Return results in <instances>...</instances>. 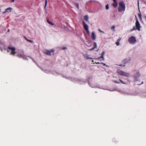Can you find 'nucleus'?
I'll list each match as a JSON object with an SVG mask.
<instances>
[{
  "label": "nucleus",
  "instance_id": "nucleus-27",
  "mask_svg": "<svg viewBox=\"0 0 146 146\" xmlns=\"http://www.w3.org/2000/svg\"><path fill=\"white\" fill-rule=\"evenodd\" d=\"M49 24L51 25H54V24L51 22H50L49 23Z\"/></svg>",
  "mask_w": 146,
  "mask_h": 146
},
{
  "label": "nucleus",
  "instance_id": "nucleus-28",
  "mask_svg": "<svg viewBox=\"0 0 146 146\" xmlns=\"http://www.w3.org/2000/svg\"><path fill=\"white\" fill-rule=\"evenodd\" d=\"M27 41H29V42H30L31 43H32L33 42V41L31 40H27Z\"/></svg>",
  "mask_w": 146,
  "mask_h": 146
},
{
  "label": "nucleus",
  "instance_id": "nucleus-12",
  "mask_svg": "<svg viewBox=\"0 0 146 146\" xmlns=\"http://www.w3.org/2000/svg\"><path fill=\"white\" fill-rule=\"evenodd\" d=\"M113 6L114 7H116L117 6V3L116 0H113Z\"/></svg>",
  "mask_w": 146,
  "mask_h": 146
},
{
  "label": "nucleus",
  "instance_id": "nucleus-41",
  "mask_svg": "<svg viewBox=\"0 0 146 146\" xmlns=\"http://www.w3.org/2000/svg\"><path fill=\"white\" fill-rule=\"evenodd\" d=\"M27 41V40H28L27 38L25 39Z\"/></svg>",
  "mask_w": 146,
  "mask_h": 146
},
{
  "label": "nucleus",
  "instance_id": "nucleus-34",
  "mask_svg": "<svg viewBox=\"0 0 146 146\" xmlns=\"http://www.w3.org/2000/svg\"><path fill=\"white\" fill-rule=\"evenodd\" d=\"M47 22L49 23L50 22V21H49L47 19Z\"/></svg>",
  "mask_w": 146,
  "mask_h": 146
},
{
  "label": "nucleus",
  "instance_id": "nucleus-42",
  "mask_svg": "<svg viewBox=\"0 0 146 146\" xmlns=\"http://www.w3.org/2000/svg\"><path fill=\"white\" fill-rule=\"evenodd\" d=\"M119 66H122V65H121V64H120V65H119Z\"/></svg>",
  "mask_w": 146,
  "mask_h": 146
},
{
  "label": "nucleus",
  "instance_id": "nucleus-13",
  "mask_svg": "<svg viewBox=\"0 0 146 146\" xmlns=\"http://www.w3.org/2000/svg\"><path fill=\"white\" fill-rule=\"evenodd\" d=\"M84 18L85 20L86 21L88 22V15H86L84 17Z\"/></svg>",
  "mask_w": 146,
  "mask_h": 146
},
{
  "label": "nucleus",
  "instance_id": "nucleus-4",
  "mask_svg": "<svg viewBox=\"0 0 146 146\" xmlns=\"http://www.w3.org/2000/svg\"><path fill=\"white\" fill-rule=\"evenodd\" d=\"M8 49L11 51V54L15 55V54L16 53V52L15 51V48L14 47H11L9 46L8 47Z\"/></svg>",
  "mask_w": 146,
  "mask_h": 146
},
{
  "label": "nucleus",
  "instance_id": "nucleus-38",
  "mask_svg": "<svg viewBox=\"0 0 146 146\" xmlns=\"http://www.w3.org/2000/svg\"><path fill=\"white\" fill-rule=\"evenodd\" d=\"M100 64L99 62H98L97 63H96V64Z\"/></svg>",
  "mask_w": 146,
  "mask_h": 146
},
{
  "label": "nucleus",
  "instance_id": "nucleus-1",
  "mask_svg": "<svg viewBox=\"0 0 146 146\" xmlns=\"http://www.w3.org/2000/svg\"><path fill=\"white\" fill-rule=\"evenodd\" d=\"M125 8V5L123 1L120 2L119 3V6L118 8V12H120L124 11Z\"/></svg>",
  "mask_w": 146,
  "mask_h": 146
},
{
  "label": "nucleus",
  "instance_id": "nucleus-9",
  "mask_svg": "<svg viewBox=\"0 0 146 146\" xmlns=\"http://www.w3.org/2000/svg\"><path fill=\"white\" fill-rule=\"evenodd\" d=\"M84 58H86L87 59H92L93 58L91 57H89V55L88 54H84Z\"/></svg>",
  "mask_w": 146,
  "mask_h": 146
},
{
  "label": "nucleus",
  "instance_id": "nucleus-11",
  "mask_svg": "<svg viewBox=\"0 0 146 146\" xmlns=\"http://www.w3.org/2000/svg\"><path fill=\"white\" fill-rule=\"evenodd\" d=\"M11 9H12V8H11V7L5 9V11L3 12V14L5 13H6L7 12H8L9 11V12H11Z\"/></svg>",
  "mask_w": 146,
  "mask_h": 146
},
{
  "label": "nucleus",
  "instance_id": "nucleus-32",
  "mask_svg": "<svg viewBox=\"0 0 146 146\" xmlns=\"http://www.w3.org/2000/svg\"><path fill=\"white\" fill-rule=\"evenodd\" d=\"M101 64H103L104 66H106V64L103 63H101Z\"/></svg>",
  "mask_w": 146,
  "mask_h": 146
},
{
  "label": "nucleus",
  "instance_id": "nucleus-7",
  "mask_svg": "<svg viewBox=\"0 0 146 146\" xmlns=\"http://www.w3.org/2000/svg\"><path fill=\"white\" fill-rule=\"evenodd\" d=\"M105 54V52L104 51H103L102 54V55L101 57H98V58H95L96 59H98L99 60L100 59V60H104V56Z\"/></svg>",
  "mask_w": 146,
  "mask_h": 146
},
{
  "label": "nucleus",
  "instance_id": "nucleus-17",
  "mask_svg": "<svg viewBox=\"0 0 146 146\" xmlns=\"http://www.w3.org/2000/svg\"><path fill=\"white\" fill-rule=\"evenodd\" d=\"M136 29H137L136 28H135V26H133V29L131 30V31H133V30H135Z\"/></svg>",
  "mask_w": 146,
  "mask_h": 146
},
{
  "label": "nucleus",
  "instance_id": "nucleus-37",
  "mask_svg": "<svg viewBox=\"0 0 146 146\" xmlns=\"http://www.w3.org/2000/svg\"><path fill=\"white\" fill-rule=\"evenodd\" d=\"M137 73H138V74L139 75V76H140V74H139V72H138Z\"/></svg>",
  "mask_w": 146,
  "mask_h": 146
},
{
  "label": "nucleus",
  "instance_id": "nucleus-14",
  "mask_svg": "<svg viewBox=\"0 0 146 146\" xmlns=\"http://www.w3.org/2000/svg\"><path fill=\"white\" fill-rule=\"evenodd\" d=\"M138 15L139 18L140 20L142 19L141 15V13L140 12V13L138 14Z\"/></svg>",
  "mask_w": 146,
  "mask_h": 146
},
{
  "label": "nucleus",
  "instance_id": "nucleus-10",
  "mask_svg": "<svg viewBox=\"0 0 146 146\" xmlns=\"http://www.w3.org/2000/svg\"><path fill=\"white\" fill-rule=\"evenodd\" d=\"M82 23L84 25V28L85 30H86L88 29V25L86 24L85 23L84 21H83Z\"/></svg>",
  "mask_w": 146,
  "mask_h": 146
},
{
  "label": "nucleus",
  "instance_id": "nucleus-21",
  "mask_svg": "<svg viewBox=\"0 0 146 146\" xmlns=\"http://www.w3.org/2000/svg\"><path fill=\"white\" fill-rule=\"evenodd\" d=\"M47 0H46L45 1V7H46V5H47Z\"/></svg>",
  "mask_w": 146,
  "mask_h": 146
},
{
  "label": "nucleus",
  "instance_id": "nucleus-22",
  "mask_svg": "<svg viewBox=\"0 0 146 146\" xmlns=\"http://www.w3.org/2000/svg\"><path fill=\"white\" fill-rule=\"evenodd\" d=\"M115 44H116V45L117 46H119V42L117 41L115 42Z\"/></svg>",
  "mask_w": 146,
  "mask_h": 146
},
{
  "label": "nucleus",
  "instance_id": "nucleus-43",
  "mask_svg": "<svg viewBox=\"0 0 146 146\" xmlns=\"http://www.w3.org/2000/svg\"><path fill=\"white\" fill-rule=\"evenodd\" d=\"M92 62H94V61H93V60H92Z\"/></svg>",
  "mask_w": 146,
  "mask_h": 146
},
{
  "label": "nucleus",
  "instance_id": "nucleus-45",
  "mask_svg": "<svg viewBox=\"0 0 146 146\" xmlns=\"http://www.w3.org/2000/svg\"><path fill=\"white\" fill-rule=\"evenodd\" d=\"M25 39L26 38V37H25Z\"/></svg>",
  "mask_w": 146,
  "mask_h": 146
},
{
  "label": "nucleus",
  "instance_id": "nucleus-35",
  "mask_svg": "<svg viewBox=\"0 0 146 146\" xmlns=\"http://www.w3.org/2000/svg\"><path fill=\"white\" fill-rule=\"evenodd\" d=\"M47 22L49 23L50 22V21H49L47 19Z\"/></svg>",
  "mask_w": 146,
  "mask_h": 146
},
{
  "label": "nucleus",
  "instance_id": "nucleus-26",
  "mask_svg": "<svg viewBox=\"0 0 146 146\" xmlns=\"http://www.w3.org/2000/svg\"><path fill=\"white\" fill-rule=\"evenodd\" d=\"M115 83H117V84H119L120 83L119 82H118L116 81H115V80H114L113 81Z\"/></svg>",
  "mask_w": 146,
  "mask_h": 146
},
{
  "label": "nucleus",
  "instance_id": "nucleus-5",
  "mask_svg": "<svg viewBox=\"0 0 146 146\" xmlns=\"http://www.w3.org/2000/svg\"><path fill=\"white\" fill-rule=\"evenodd\" d=\"M54 52V50L53 49H51L50 50H46L44 52V53L48 55H51V53H53Z\"/></svg>",
  "mask_w": 146,
  "mask_h": 146
},
{
  "label": "nucleus",
  "instance_id": "nucleus-44",
  "mask_svg": "<svg viewBox=\"0 0 146 146\" xmlns=\"http://www.w3.org/2000/svg\"><path fill=\"white\" fill-rule=\"evenodd\" d=\"M143 83V82H142L141 84H142Z\"/></svg>",
  "mask_w": 146,
  "mask_h": 146
},
{
  "label": "nucleus",
  "instance_id": "nucleus-2",
  "mask_svg": "<svg viewBox=\"0 0 146 146\" xmlns=\"http://www.w3.org/2000/svg\"><path fill=\"white\" fill-rule=\"evenodd\" d=\"M128 40L129 43L131 44H134L136 42V40L135 37L133 36L129 37Z\"/></svg>",
  "mask_w": 146,
  "mask_h": 146
},
{
  "label": "nucleus",
  "instance_id": "nucleus-39",
  "mask_svg": "<svg viewBox=\"0 0 146 146\" xmlns=\"http://www.w3.org/2000/svg\"><path fill=\"white\" fill-rule=\"evenodd\" d=\"M8 32H9V29H8V31H7Z\"/></svg>",
  "mask_w": 146,
  "mask_h": 146
},
{
  "label": "nucleus",
  "instance_id": "nucleus-31",
  "mask_svg": "<svg viewBox=\"0 0 146 146\" xmlns=\"http://www.w3.org/2000/svg\"><path fill=\"white\" fill-rule=\"evenodd\" d=\"M124 62H125V63H126V60H124Z\"/></svg>",
  "mask_w": 146,
  "mask_h": 146
},
{
  "label": "nucleus",
  "instance_id": "nucleus-40",
  "mask_svg": "<svg viewBox=\"0 0 146 146\" xmlns=\"http://www.w3.org/2000/svg\"><path fill=\"white\" fill-rule=\"evenodd\" d=\"M138 5H139V1H138Z\"/></svg>",
  "mask_w": 146,
  "mask_h": 146
},
{
  "label": "nucleus",
  "instance_id": "nucleus-25",
  "mask_svg": "<svg viewBox=\"0 0 146 146\" xmlns=\"http://www.w3.org/2000/svg\"><path fill=\"white\" fill-rule=\"evenodd\" d=\"M94 49H95V48L93 47V48H92L91 49H89L88 50L90 51H92V50H93Z\"/></svg>",
  "mask_w": 146,
  "mask_h": 146
},
{
  "label": "nucleus",
  "instance_id": "nucleus-36",
  "mask_svg": "<svg viewBox=\"0 0 146 146\" xmlns=\"http://www.w3.org/2000/svg\"><path fill=\"white\" fill-rule=\"evenodd\" d=\"M12 2H13L14 1V0H11Z\"/></svg>",
  "mask_w": 146,
  "mask_h": 146
},
{
  "label": "nucleus",
  "instance_id": "nucleus-3",
  "mask_svg": "<svg viewBox=\"0 0 146 146\" xmlns=\"http://www.w3.org/2000/svg\"><path fill=\"white\" fill-rule=\"evenodd\" d=\"M117 72L118 74L122 76H128V75L129 74L128 73L125 72L120 70H118Z\"/></svg>",
  "mask_w": 146,
  "mask_h": 146
},
{
  "label": "nucleus",
  "instance_id": "nucleus-20",
  "mask_svg": "<svg viewBox=\"0 0 146 146\" xmlns=\"http://www.w3.org/2000/svg\"><path fill=\"white\" fill-rule=\"evenodd\" d=\"M75 5L78 9H79V4L78 3H76Z\"/></svg>",
  "mask_w": 146,
  "mask_h": 146
},
{
  "label": "nucleus",
  "instance_id": "nucleus-15",
  "mask_svg": "<svg viewBox=\"0 0 146 146\" xmlns=\"http://www.w3.org/2000/svg\"><path fill=\"white\" fill-rule=\"evenodd\" d=\"M97 47V44L96 42H94V47L95 48Z\"/></svg>",
  "mask_w": 146,
  "mask_h": 146
},
{
  "label": "nucleus",
  "instance_id": "nucleus-24",
  "mask_svg": "<svg viewBox=\"0 0 146 146\" xmlns=\"http://www.w3.org/2000/svg\"><path fill=\"white\" fill-rule=\"evenodd\" d=\"M121 38H119V39H118L117 40V42H119L121 40Z\"/></svg>",
  "mask_w": 146,
  "mask_h": 146
},
{
  "label": "nucleus",
  "instance_id": "nucleus-46",
  "mask_svg": "<svg viewBox=\"0 0 146 146\" xmlns=\"http://www.w3.org/2000/svg\"><path fill=\"white\" fill-rule=\"evenodd\" d=\"M97 63V62H95V63H96H96Z\"/></svg>",
  "mask_w": 146,
  "mask_h": 146
},
{
  "label": "nucleus",
  "instance_id": "nucleus-8",
  "mask_svg": "<svg viewBox=\"0 0 146 146\" xmlns=\"http://www.w3.org/2000/svg\"><path fill=\"white\" fill-rule=\"evenodd\" d=\"M91 38L93 40H95L96 39V35L94 32H93L92 33Z\"/></svg>",
  "mask_w": 146,
  "mask_h": 146
},
{
  "label": "nucleus",
  "instance_id": "nucleus-47",
  "mask_svg": "<svg viewBox=\"0 0 146 146\" xmlns=\"http://www.w3.org/2000/svg\"><path fill=\"white\" fill-rule=\"evenodd\" d=\"M130 61V60H129V61Z\"/></svg>",
  "mask_w": 146,
  "mask_h": 146
},
{
  "label": "nucleus",
  "instance_id": "nucleus-19",
  "mask_svg": "<svg viewBox=\"0 0 146 146\" xmlns=\"http://www.w3.org/2000/svg\"><path fill=\"white\" fill-rule=\"evenodd\" d=\"M106 8L107 9H109V5L108 4L106 5Z\"/></svg>",
  "mask_w": 146,
  "mask_h": 146
},
{
  "label": "nucleus",
  "instance_id": "nucleus-23",
  "mask_svg": "<svg viewBox=\"0 0 146 146\" xmlns=\"http://www.w3.org/2000/svg\"><path fill=\"white\" fill-rule=\"evenodd\" d=\"M115 26L114 25H113L112 26V27H111V29H114V30H113V31H115Z\"/></svg>",
  "mask_w": 146,
  "mask_h": 146
},
{
  "label": "nucleus",
  "instance_id": "nucleus-33",
  "mask_svg": "<svg viewBox=\"0 0 146 146\" xmlns=\"http://www.w3.org/2000/svg\"><path fill=\"white\" fill-rule=\"evenodd\" d=\"M66 48V47H63L62 48L63 49H65Z\"/></svg>",
  "mask_w": 146,
  "mask_h": 146
},
{
  "label": "nucleus",
  "instance_id": "nucleus-16",
  "mask_svg": "<svg viewBox=\"0 0 146 146\" xmlns=\"http://www.w3.org/2000/svg\"><path fill=\"white\" fill-rule=\"evenodd\" d=\"M86 32L88 35H89L90 34V32L88 29L86 30Z\"/></svg>",
  "mask_w": 146,
  "mask_h": 146
},
{
  "label": "nucleus",
  "instance_id": "nucleus-29",
  "mask_svg": "<svg viewBox=\"0 0 146 146\" xmlns=\"http://www.w3.org/2000/svg\"><path fill=\"white\" fill-rule=\"evenodd\" d=\"M98 30L100 32H102L103 33H104V32L102 31H101L100 29H99Z\"/></svg>",
  "mask_w": 146,
  "mask_h": 146
},
{
  "label": "nucleus",
  "instance_id": "nucleus-18",
  "mask_svg": "<svg viewBox=\"0 0 146 146\" xmlns=\"http://www.w3.org/2000/svg\"><path fill=\"white\" fill-rule=\"evenodd\" d=\"M119 80L120 81V82L122 84H126V83H125L124 82H123V81L121 80V79H119Z\"/></svg>",
  "mask_w": 146,
  "mask_h": 146
},
{
  "label": "nucleus",
  "instance_id": "nucleus-30",
  "mask_svg": "<svg viewBox=\"0 0 146 146\" xmlns=\"http://www.w3.org/2000/svg\"><path fill=\"white\" fill-rule=\"evenodd\" d=\"M143 18L145 20V21H146V16H144Z\"/></svg>",
  "mask_w": 146,
  "mask_h": 146
},
{
  "label": "nucleus",
  "instance_id": "nucleus-6",
  "mask_svg": "<svg viewBox=\"0 0 146 146\" xmlns=\"http://www.w3.org/2000/svg\"><path fill=\"white\" fill-rule=\"evenodd\" d=\"M135 26L136 27V29L138 31H140V25L137 19L136 18V22L135 23Z\"/></svg>",
  "mask_w": 146,
  "mask_h": 146
}]
</instances>
